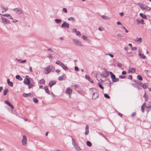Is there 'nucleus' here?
Segmentation results:
<instances>
[{"mask_svg": "<svg viewBox=\"0 0 151 151\" xmlns=\"http://www.w3.org/2000/svg\"><path fill=\"white\" fill-rule=\"evenodd\" d=\"M104 28H103V27H102V28H101V27H99V28H98V29L100 31H103V30H104Z\"/></svg>", "mask_w": 151, "mask_h": 151, "instance_id": "obj_57", "label": "nucleus"}, {"mask_svg": "<svg viewBox=\"0 0 151 151\" xmlns=\"http://www.w3.org/2000/svg\"><path fill=\"white\" fill-rule=\"evenodd\" d=\"M55 22L57 23H59L61 22V20L59 19H55Z\"/></svg>", "mask_w": 151, "mask_h": 151, "instance_id": "obj_30", "label": "nucleus"}, {"mask_svg": "<svg viewBox=\"0 0 151 151\" xmlns=\"http://www.w3.org/2000/svg\"><path fill=\"white\" fill-rule=\"evenodd\" d=\"M136 70L133 68H129L128 70V72L129 73H133L135 72Z\"/></svg>", "mask_w": 151, "mask_h": 151, "instance_id": "obj_17", "label": "nucleus"}, {"mask_svg": "<svg viewBox=\"0 0 151 151\" xmlns=\"http://www.w3.org/2000/svg\"><path fill=\"white\" fill-rule=\"evenodd\" d=\"M62 11L63 12L65 13H67V10L65 8H63L62 9Z\"/></svg>", "mask_w": 151, "mask_h": 151, "instance_id": "obj_48", "label": "nucleus"}, {"mask_svg": "<svg viewBox=\"0 0 151 151\" xmlns=\"http://www.w3.org/2000/svg\"><path fill=\"white\" fill-rule=\"evenodd\" d=\"M8 105L9 106H10V107L11 108H12V109H14V107L13 106V105H12L10 103V104H9V105Z\"/></svg>", "mask_w": 151, "mask_h": 151, "instance_id": "obj_51", "label": "nucleus"}, {"mask_svg": "<svg viewBox=\"0 0 151 151\" xmlns=\"http://www.w3.org/2000/svg\"><path fill=\"white\" fill-rule=\"evenodd\" d=\"M101 17L103 19L106 20H109L110 19V18L105 15H101Z\"/></svg>", "mask_w": 151, "mask_h": 151, "instance_id": "obj_15", "label": "nucleus"}, {"mask_svg": "<svg viewBox=\"0 0 151 151\" xmlns=\"http://www.w3.org/2000/svg\"><path fill=\"white\" fill-rule=\"evenodd\" d=\"M8 92V90L7 88H5L4 90V95H6Z\"/></svg>", "mask_w": 151, "mask_h": 151, "instance_id": "obj_28", "label": "nucleus"}, {"mask_svg": "<svg viewBox=\"0 0 151 151\" xmlns=\"http://www.w3.org/2000/svg\"><path fill=\"white\" fill-rule=\"evenodd\" d=\"M149 86V84L147 83H144L142 85V87L144 88H147Z\"/></svg>", "mask_w": 151, "mask_h": 151, "instance_id": "obj_21", "label": "nucleus"}, {"mask_svg": "<svg viewBox=\"0 0 151 151\" xmlns=\"http://www.w3.org/2000/svg\"><path fill=\"white\" fill-rule=\"evenodd\" d=\"M129 57H132L133 56V55L132 53L131 52H128L127 53Z\"/></svg>", "mask_w": 151, "mask_h": 151, "instance_id": "obj_43", "label": "nucleus"}, {"mask_svg": "<svg viewBox=\"0 0 151 151\" xmlns=\"http://www.w3.org/2000/svg\"><path fill=\"white\" fill-rule=\"evenodd\" d=\"M5 103L6 104L8 105H9L10 104V103L8 101H5Z\"/></svg>", "mask_w": 151, "mask_h": 151, "instance_id": "obj_63", "label": "nucleus"}, {"mask_svg": "<svg viewBox=\"0 0 151 151\" xmlns=\"http://www.w3.org/2000/svg\"><path fill=\"white\" fill-rule=\"evenodd\" d=\"M82 38L84 40L88 41V39L87 37L84 35H83L82 37Z\"/></svg>", "mask_w": 151, "mask_h": 151, "instance_id": "obj_41", "label": "nucleus"}, {"mask_svg": "<svg viewBox=\"0 0 151 151\" xmlns=\"http://www.w3.org/2000/svg\"><path fill=\"white\" fill-rule=\"evenodd\" d=\"M141 111H142V112H144V111L145 110V109L144 108V107L142 106L141 107Z\"/></svg>", "mask_w": 151, "mask_h": 151, "instance_id": "obj_61", "label": "nucleus"}, {"mask_svg": "<svg viewBox=\"0 0 151 151\" xmlns=\"http://www.w3.org/2000/svg\"><path fill=\"white\" fill-rule=\"evenodd\" d=\"M29 71L30 72L32 73L33 72L32 70V68L31 66H30L29 67Z\"/></svg>", "mask_w": 151, "mask_h": 151, "instance_id": "obj_56", "label": "nucleus"}, {"mask_svg": "<svg viewBox=\"0 0 151 151\" xmlns=\"http://www.w3.org/2000/svg\"><path fill=\"white\" fill-rule=\"evenodd\" d=\"M54 68V67L52 65H48L47 66L46 68H45V73L46 74H48L49 73H50L51 70L53 69Z\"/></svg>", "mask_w": 151, "mask_h": 151, "instance_id": "obj_3", "label": "nucleus"}, {"mask_svg": "<svg viewBox=\"0 0 151 151\" xmlns=\"http://www.w3.org/2000/svg\"><path fill=\"white\" fill-rule=\"evenodd\" d=\"M117 66L118 67H119L120 68H121L122 67V64L119 62H117Z\"/></svg>", "mask_w": 151, "mask_h": 151, "instance_id": "obj_42", "label": "nucleus"}, {"mask_svg": "<svg viewBox=\"0 0 151 151\" xmlns=\"http://www.w3.org/2000/svg\"><path fill=\"white\" fill-rule=\"evenodd\" d=\"M64 76H65V74H64L61 76H59L58 78V80L59 81L62 80L63 79V78Z\"/></svg>", "mask_w": 151, "mask_h": 151, "instance_id": "obj_26", "label": "nucleus"}, {"mask_svg": "<svg viewBox=\"0 0 151 151\" xmlns=\"http://www.w3.org/2000/svg\"><path fill=\"white\" fill-rule=\"evenodd\" d=\"M147 108H151V102H149L147 104Z\"/></svg>", "mask_w": 151, "mask_h": 151, "instance_id": "obj_47", "label": "nucleus"}, {"mask_svg": "<svg viewBox=\"0 0 151 151\" xmlns=\"http://www.w3.org/2000/svg\"><path fill=\"white\" fill-rule=\"evenodd\" d=\"M76 33V35L78 36H80L81 35V33L78 31H77Z\"/></svg>", "mask_w": 151, "mask_h": 151, "instance_id": "obj_45", "label": "nucleus"}, {"mask_svg": "<svg viewBox=\"0 0 151 151\" xmlns=\"http://www.w3.org/2000/svg\"><path fill=\"white\" fill-rule=\"evenodd\" d=\"M16 78L20 81H21L22 80V78L19 75H17L16 76Z\"/></svg>", "mask_w": 151, "mask_h": 151, "instance_id": "obj_27", "label": "nucleus"}, {"mask_svg": "<svg viewBox=\"0 0 151 151\" xmlns=\"http://www.w3.org/2000/svg\"><path fill=\"white\" fill-rule=\"evenodd\" d=\"M139 15L141 17H142L143 19H147V16L146 15L142 13H140L139 14Z\"/></svg>", "mask_w": 151, "mask_h": 151, "instance_id": "obj_23", "label": "nucleus"}, {"mask_svg": "<svg viewBox=\"0 0 151 151\" xmlns=\"http://www.w3.org/2000/svg\"><path fill=\"white\" fill-rule=\"evenodd\" d=\"M24 83L25 85H29L30 83L29 80L27 78H25L24 80Z\"/></svg>", "mask_w": 151, "mask_h": 151, "instance_id": "obj_12", "label": "nucleus"}, {"mask_svg": "<svg viewBox=\"0 0 151 151\" xmlns=\"http://www.w3.org/2000/svg\"><path fill=\"white\" fill-rule=\"evenodd\" d=\"M73 91L72 90L69 88H67L65 90V93L68 94H70Z\"/></svg>", "mask_w": 151, "mask_h": 151, "instance_id": "obj_11", "label": "nucleus"}, {"mask_svg": "<svg viewBox=\"0 0 151 151\" xmlns=\"http://www.w3.org/2000/svg\"><path fill=\"white\" fill-rule=\"evenodd\" d=\"M33 101L35 103H37L38 101V100L35 97H34L33 98Z\"/></svg>", "mask_w": 151, "mask_h": 151, "instance_id": "obj_29", "label": "nucleus"}, {"mask_svg": "<svg viewBox=\"0 0 151 151\" xmlns=\"http://www.w3.org/2000/svg\"><path fill=\"white\" fill-rule=\"evenodd\" d=\"M1 19L2 22L5 24H9L10 23V21L5 18L1 17Z\"/></svg>", "mask_w": 151, "mask_h": 151, "instance_id": "obj_9", "label": "nucleus"}, {"mask_svg": "<svg viewBox=\"0 0 151 151\" xmlns=\"http://www.w3.org/2000/svg\"><path fill=\"white\" fill-rule=\"evenodd\" d=\"M89 133V126L88 125H86L85 127V134L86 135H87Z\"/></svg>", "mask_w": 151, "mask_h": 151, "instance_id": "obj_16", "label": "nucleus"}, {"mask_svg": "<svg viewBox=\"0 0 151 151\" xmlns=\"http://www.w3.org/2000/svg\"><path fill=\"white\" fill-rule=\"evenodd\" d=\"M68 20L69 21L72 20L73 22L75 21V19L73 17H70L68 18Z\"/></svg>", "mask_w": 151, "mask_h": 151, "instance_id": "obj_33", "label": "nucleus"}, {"mask_svg": "<svg viewBox=\"0 0 151 151\" xmlns=\"http://www.w3.org/2000/svg\"><path fill=\"white\" fill-rule=\"evenodd\" d=\"M26 60H22V61H21V63H25L26 62Z\"/></svg>", "mask_w": 151, "mask_h": 151, "instance_id": "obj_60", "label": "nucleus"}, {"mask_svg": "<svg viewBox=\"0 0 151 151\" xmlns=\"http://www.w3.org/2000/svg\"><path fill=\"white\" fill-rule=\"evenodd\" d=\"M134 40L136 42H138L139 43H140L142 40V38H138V37H136V39Z\"/></svg>", "mask_w": 151, "mask_h": 151, "instance_id": "obj_14", "label": "nucleus"}, {"mask_svg": "<svg viewBox=\"0 0 151 151\" xmlns=\"http://www.w3.org/2000/svg\"><path fill=\"white\" fill-rule=\"evenodd\" d=\"M106 55H109L111 58H113L114 57V55L110 53H107L106 54Z\"/></svg>", "mask_w": 151, "mask_h": 151, "instance_id": "obj_53", "label": "nucleus"}, {"mask_svg": "<svg viewBox=\"0 0 151 151\" xmlns=\"http://www.w3.org/2000/svg\"><path fill=\"white\" fill-rule=\"evenodd\" d=\"M63 63L59 60H57L56 62V63L60 66Z\"/></svg>", "mask_w": 151, "mask_h": 151, "instance_id": "obj_31", "label": "nucleus"}, {"mask_svg": "<svg viewBox=\"0 0 151 151\" xmlns=\"http://www.w3.org/2000/svg\"><path fill=\"white\" fill-rule=\"evenodd\" d=\"M60 66H61L65 70L67 71L68 69V68L65 66L63 63H62Z\"/></svg>", "mask_w": 151, "mask_h": 151, "instance_id": "obj_18", "label": "nucleus"}, {"mask_svg": "<svg viewBox=\"0 0 151 151\" xmlns=\"http://www.w3.org/2000/svg\"><path fill=\"white\" fill-rule=\"evenodd\" d=\"M61 28H68L69 27V24L65 22H64L63 24L61 25Z\"/></svg>", "mask_w": 151, "mask_h": 151, "instance_id": "obj_8", "label": "nucleus"}, {"mask_svg": "<svg viewBox=\"0 0 151 151\" xmlns=\"http://www.w3.org/2000/svg\"><path fill=\"white\" fill-rule=\"evenodd\" d=\"M47 50L49 51H50L52 52H54L53 50L51 48H49L47 49Z\"/></svg>", "mask_w": 151, "mask_h": 151, "instance_id": "obj_52", "label": "nucleus"}, {"mask_svg": "<svg viewBox=\"0 0 151 151\" xmlns=\"http://www.w3.org/2000/svg\"><path fill=\"white\" fill-rule=\"evenodd\" d=\"M126 77V76L120 75L119 76V78H120L123 79L125 78Z\"/></svg>", "mask_w": 151, "mask_h": 151, "instance_id": "obj_44", "label": "nucleus"}, {"mask_svg": "<svg viewBox=\"0 0 151 151\" xmlns=\"http://www.w3.org/2000/svg\"><path fill=\"white\" fill-rule=\"evenodd\" d=\"M139 6L140 8L142 10H146L148 11L149 7L147 5L140 4L139 5Z\"/></svg>", "mask_w": 151, "mask_h": 151, "instance_id": "obj_7", "label": "nucleus"}, {"mask_svg": "<svg viewBox=\"0 0 151 151\" xmlns=\"http://www.w3.org/2000/svg\"><path fill=\"white\" fill-rule=\"evenodd\" d=\"M72 41L76 45L79 46L82 45L81 42L76 39H73L72 40Z\"/></svg>", "mask_w": 151, "mask_h": 151, "instance_id": "obj_4", "label": "nucleus"}, {"mask_svg": "<svg viewBox=\"0 0 151 151\" xmlns=\"http://www.w3.org/2000/svg\"><path fill=\"white\" fill-rule=\"evenodd\" d=\"M137 78L140 81H142V77L139 75H138L137 76Z\"/></svg>", "mask_w": 151, "mask_h": 151, "instance_id": "obj_38", "label": "nucleus"}, {"mask_svg": "<svg viewBox=\"0 0 151 151\" xmlns=\"http://www.w3.org/2000/svg\"><path fill=\"white\" fill-rule=\"evenodd\" d=\"M72 144L73 146L74 147L77 151H81V149L80 147L78 145L77 143L76 142L75 140L73 139H72Z\"/></svg>", "mask_w": 151, "mask_h": 151, "instance_id": "obj_1", "label": "nucleus"}, {"mask_svg": "<svg viewBox=\"0 0 151 151\" xmlns=\"http://www.w3.org/2000/svg\"><path fill=\"white\" fill-rule=\"evenodd\" d=\"M33 86V85L32 84H30V83L29 84V85L28 86L29 88H32Z\"/></svg>", "mask_w": 151, "mask_h": 151, "instance_id": "obj_55", "label": "nucleus"}, {"mask_svg": "<svg viewBox=\"0 0 151 151\" xmlns=\"http://www.w3.org/2000/svg\"><path fill=\"white\" fill-rule=\"evenodd\" d=\"M119 81V79L118 78H116V77L112 81L113 82H118Z\"/></svg>", "mask_w": 151, "mask_h": 151, "instance_id": "obj_35", "label": "nucleus"}, {"mask_svg": "<svg viewBox=\"0 0 151 151\" xmlns=\"http://www.w3.org/2000/svg\"><path fill=\"white\" fill-rule=\"evenodd\" d=\"M1 16H4L5 17H7L10 16V15L8 14H1Z\"/></svg>", "mask_w": 151, "mask_h": 151, "instance_id": "obj_36", "label": "nucleus"}, {"mask_svg": "<svg viewBox=\"0 0 151 151\" xmlns=\"http://www.w3.org/2000/svg\"><path fill=\"white\" fill-rule=\"evenodd\" d=\"M98 85L99 87L102 89H104V87L100 83H98Z\"/></svg>", "mask_w": 151, "mask_h": 151, "instance_id": "obj_39", "label": "nucleus"}, {"mask_svg": "<svg viewBox=\"0 0 151 151\" xmlns=\"http://www.w3.org/2000/svg\"><path fill=\"white\" fill-rule=\"evenodd\" d=\"M117 36L119 37H123L122 35L121 34H120V33L118 34H117Z\"/></svg>", "mask_w": 151, "mask_h": 151, "instance_id": "obj_59", "label": "nucleus"}, {"mask_svg": "<svg viewBox=\"0 0 151 151\" xmlns=\"http://www.w3.org/2000/svg\"><path fill=\"white\" fill-rule=\"evenodd\" d=\"M86 144L89 147H91V143L89 141H87L86 142Z\"/></svg>", "mask_w": 151, "mask_h": 151, "instance_id": "obj_37", "label": "nucleus"}, {"mask_svg": "<svg viewBox=\"0 0 151 151\" xmlns=\"http://www.w3.org/2000/svg\"><path fill=\"white\" fill-rule=\"evenodd\" d=\"M104 97L107 99H109L110 98V96L106 93L104 94Z\"/></svg>", "mask_w": 151, "mask_h": 151, "instance_id": "obj_40", "label": "nucleus"}, {"mask_svg": "<svg viewBox=\"0 0 151 151\" xmlns=\"http://www.w3.org/2000/svg\"><path fill=\"white\" fill-rule=\"evenodd\" d=\"M109 74L111 75V78L112 79V81L113 79L115 78L116 77L111 72H109Z\"/></svg>", "mask_w": 151, "mask_h": 151, "instance_id": "obj_19", "label": "nucleus"}, {"mask_svg": "<svg viewBox=\"0 0 151 151\" xmlns=\"http://www.w3.org/2000/svg\"><path fill=\"white\" fill-rule=\"evenodd\" d=\"M31 95L30 93H24L23 94V97H26L28 96H29Z\"/></svg>", "mask_w": 151, "mask_h": 151, "instance_id": "obj_25", "label": "nucleus"}, {"mask_svg": "<svg viewBox=\"0 0 151 151\" xmlns=\"http://www.w3.org/2000/svg\"><path fill=\"white\" fill-rule=\"evenodd\" d=\"M85 78L86 79L88 80L90 78V77L88 75H85Z\"/></svg>", "mask_w": 151, "mask_h": 151, "instance_id": "obj_46", "label": "nucleus"}, {"mask_svg": "<svg viewBox=\"0 0 151 151\" xmlns=\"http://www.w3.org/2000/svg\"><path fill=\"white\" fill-rule=\"evenodd\" d=\"M13 10L16 13L18 14H21L22 13V10L19 8H14Z\"/></svg>", "mask_w": 151, "mask_h": 151, "instance_id": "obj_6", "label": "nucleus"}, {"mask_svg": "<svg viewBox=\"0 0 151 151\" xmlns=\"http://www.w3.org/2000/svg\"><path fill=\"white\" fill-rule=\"evenodd\" d=\"M77 29L76 28H73L72 29V32H77Z\"/></svg>", "mask_w": 151, "mask_h": 151, "instance_id": "obj_49", "label": "nucleus"}, {"mask_svg": "<svg viewBox=\"0 0 151 151\" xmlns=\"http://www.w3.org/2000/svg\"><path fill=\"white\" fill-rule=\"evenodd\" d=\"M1 9L2 10L1 12L2 13L6 12L8 10V8L7 7H4L3 6H1Z\"/></svg>", "mask_w": 151, "mask_h": 151, "instance_id": "obj_10", "label": "nucleus"}, {"mask_svg": "<svg viewBox=\"0 0 151 151\" xmlns=\"http://www.w3.org/2000/svg\"><path fill=\"white\" fill-rule=\"evenodd\" d=\"M56 83V81H51L50 82L49 84V85L50 87L51 88L52 86L55 84Z\"/></svg>", "mask_w": 151, "mask_h": 151, "instance_id": "obj_13", "label": "nucleus"}, {"mask_svg": "<svg viewBox=\"0 0 151 151\" xmlns=\"http://www.w3.org/2000/svg\"><path fill=\"white\" fill-rule=\"evenodd\" d=\"M136 83L138 84L140 86H142V84L140 82L137 81L136 82Z\"/></svg>", "mask_w": 151, "mask_h": 151, "instance_id": "obj_54", "label": "nucleus"}, {"mask_svg": "<svg viewBox=\"0 0 151 151\" xmlns=\"http://www.w3.org/2000/svg\"><path fill=\"white\" fill-rule=\"evenodd\" d=\"M7 82L8 84V85L9 86H10L11 87H12L13 86V83H12V82H11V81H10V80H9V79H7Z\"/></svg>", "mask_w": 151, "mask_h": 151, "instance_id": "obj_20", "label": "nucleus"}, {"mask_svg": "<svg viewBox=\"0 0 151 151\" xmlns=\"http://www.w3.org/2000/svg\"><path fill=\"white\" fill-rule=\"evenodd\" d=\"M137 48L136 47H131V49L132 50H134V51L136 50H137Z\"/></svg>", "mask_w": 151, "mask_h": 151, "instance_id": "obj_50", "label": "nucleus"}, {"mask_svg": "<svg viewBox=\"0 0 151 151\" xmlns=\"http://www.w3.org/2000/svg\"><path fill=\"white\" fill-rule=\"evenodd\" d=\"M109 71H107L106 68H104L102 69V71L101 73L102 76L104 77H106L109 75Z\"/></svg>", "mask_w": 151, "mask_h": 151, "instance_id": "obj_2", "label": "nucleus"}, {"mask_svg": "<svg viewBox=\"0 0 151 151\" xmlns=\"http://www.w3.org/2000/svg\"><path fill=\"white\" fill-rule=\"evenodd\" d=\"M45 83V81L44 79H42L40 81V83L41 84H44Z\"/></svg>", "mask_w": 151, "mask_h": 151, "instance_id": "obj_32", "label": "nucleus"}, {"mask_svg": "<svg viewBox=\"0 0 151 151\" xmlns=\"http://www.w3.org/2000/svg\"><path fill=\"white\" fill-rule=\"evenodd\" d=\"M122 74L123 75H126V72L125 71H123L122 72Z\"/></svg>", "mask_w": 151, "mask_h": 151, "instance_id": "obj_64", "label": "nucleus"}, {"mask_svg": "<svg viewBox=\"0 0 151 151\" xmlns=\"http://www.w3.org/2000/svg\"><path fill=\"white\" fill-rule=\"evenodd\" d=\"M141 24H144V20L143 19H142L141 20L140 22Z\"/></svg>", "mask_w": 151, "mask_h": 151, "instance_id": "obj_62", "label": "nucleus"}, {"mask_svg": "<svg viewBox=\"0 0 151 151\" xmlns=\"http://www.w3.org/2000/svg\"><path fill=\"white\" fill-rule=\"evenodd\" d=\"M75 70L76 71H78L79 70V69L76 66L75 67Z\"/></svg>", "mask_w": 151, "mask_h": 151, "instance_id": "obj_58", "label": "nucleus"}, {"mask_svg": "<svg viewBox=\"0 0 151 151\" xmlns=\"http://www.w3.org/2000/svg\"><path fill=\"white\" fill-rule=\"evenodd\" d=\"M47 57L49 58L52 59L53 58V56L52 55L50 54H48L47 55Z\"/></svg>", "mask_w": 151, "mask_h": 151, "instance_id": "obj_34", "label": "nucleus"}, {"mask_svg": "<svg viewBox=\"0 0 151 151\" xmlns=\"http://www.w3.org/2000/svg\"><path fill=\"white\" fill-rule=\"evenodd\" d=\"M138 55L141 58L144 59L145 58V56L144 54L139 53Z\"/></svg>", "mask_w": 151, "mask_h": 151, "instance_id": "obj_24", "label": "nucleus"}, {"mask_svg": "<svg viewBox=\"0 0 151 151\" xmlns=\"http://www.w3.org/2000/svg\"><path fill=\"white\" fill-rule=\"evenodd\" d=\"M45 90L46 93L48 94H50V91L48 89L47 86H45Z\"/></svg>", "mask_w": 151, "mask_h": 151, "instance_id": "obj_22", "label": "nucleus"}, {"mask_svg": "<svg viewBox=\"0 0 151 151\" xmlns=\"http://www.w3.org/2000/svg\"><path fill=\"white\" fill-rule=\"evenodd\" d=\"M27 142V139L26 136L24 135L23 136V138L22 140V145L25 146L26 145Z\"/></svg>", "mask_w": 151, "mask_h": 151, "instance_id": "obj_5", "label": "nucleus"}]
</instances>
